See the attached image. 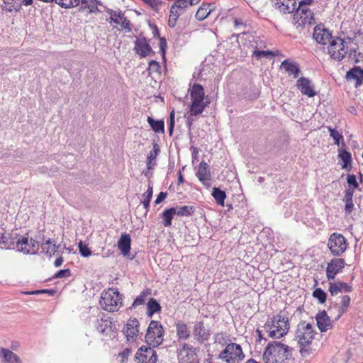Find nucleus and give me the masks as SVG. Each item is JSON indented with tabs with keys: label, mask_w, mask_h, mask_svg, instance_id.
Instances as JSON below:
<instances>
[{
	"label": "nucleus",
	"mask_w": 363,
	"mask_h": 363,
	"mask_svg": "<svg viewBox=\"0 0 363 363\" xmlns=\"http://www.w3.org/2000/svg\"><path fill=\"white\" fill-rule=\"evenodd\" d=\"M315 334L313 324L306 321H301L297 325L295 340L299 345L300 354L302 357L306 358L315 351L313 344Z\"/></svg>",
	"instance_id": "nucleus-1"
},
{
	"label": "nucleus",
	"mask_w": 363,
	"mask_h": 363,
	"mask_svg": "<svg viewBox=\"0 0 363 363\" xmlns=\"http://www.w3.org/2000/svg\"><path fill=\"white\" fill-rule=\"evenodd\" d=\"M293 348L278 341L268 344L263 354L265 363H287L292 356Z\"/></svg>",
	"instance_id": "nucleus-2"
},
{
	"label": "nucleus",
	"mask_w": 363,
	"mask_h": 363,
	"mask_svg": "<svg viewBox=\"0 0 363 363\" xmlns=\"http://www.w3.org/2000/svg\"><path fill=\"white\" fill-rule=\"evenodd\" d=\"M264 330L271 338H281L289 330V319L280 314L269 318L264 325Z\"/></svg>",
	"instance_id": "nucleus-3"
},
{
	"label": "nucleus",
	"mask_w": 363,
	"mask_h": 363,
	"mask_svg": "<svg viewBox=\"0 0 363 363\" xmlns=\"http://www.w3.org/2000/svg\"><path fill=\"white\" fill-rule=\"evenodd\" d=\"M189 91L191 100L189 113L191 116H196L201 114L207 106L204 102L205 91L203 87L196 83L193 84Z\"/></svg>",
	"instance_id": "nucleus-4"
},
{
	"label": "nucleus",
	"mask_w": 363,
	"mask_h": 363,
	"mask_svg": "<svg viewBox=\"0 0 363 363\" xmlns=\"http://www.w3.org/2000/svg\"><path fill=\"white\" fill-rule=\"evenodd\" d=\"M99 303L106 311H118L122 306L121 295L116 288H110L101 294Z\"/></svg>",
	"instance_id": "nucleus-5"
},
{
	"label": "nucleus",
	"mask_w": 363,
	"mask_h": 363,
	"mask_svg": "<svg viewBox=\"0 0 363 363\" xmlns=\"http://www.w3.org/2000/svg\"><path fill=\"white\" fill-rule=\"evenodd\" d=\"M164 330L162 325L156 320H151L145 335L147 344L152 347L160 345L164 340Z\"/></svg>",
	"instance_id": "nucleus-6"
},
{
	"label": "nucleus",
	"mask_w": 363,
	"mask_h": 363,
	"mask_svg": "<svg viewBox=\"0 0 363 363\" xmlns=\"http://www.w3.org/2000/svg\"><path fill=\"white\" fill-rule=\"evenodd\" d=\"M244 357L241 346L236 343L227 345L219 354V358L227 363H239Z\"/></svg>",
	"instance_id": "nucleus-7"
},
{
	"label": "nucleus",
	"mask_w": 363,
	"mask_h": 363,
	"mask_svg": "<svg viewBox=\"0 0 363 363\" xmlns=\"http://www.w3.org/2000/svg\"><path fill=\"white\" fill-rule=\"evenodd\" d=\"M328 53L333 60L340 61L348 52L347 41L340 37H335L329 43Z\"/></svg>",
	"instance_id": "nucleus-8"
},
{
	"label": "nucleus",
	"mask_w": 363,
	"mask_h": 363,
	"mask_svg": "<svg viewBox=\"0 0 363 363\" xmlns=\"http://www.w3.org/2000/svg\"><path fill=\"white\" fill-rule=\"evenodd\" d=\"M15 250L26 255H35L39 250V243L33 238L20 236L15 242Z\"/></svg>",
	"instance_id": "nucleus-9"
},
{
	"label": "nucleus",
	"mask_w": 363,
	"mask_h": 363,
	"mask_svg": "<svg viewBox=\"0 0 363 363\" xmlns=\"http://www.w3.org/2000/svg\"><path fill=\"white\" fill-rule=\"evenodd\" d=\"M328 247L333 255L340 256L346 250L347 243L342 234L334 233L328 239Z\"/></svg>",
	"instance_id": "nucleus-10"
},
{
	"label": "nucleus",
	"mask_w": 363,
	"mask_h": 363,
	"mask_svg": "<svg viewBox=\"0 0 363 363\" xmlns=\"http://www.w3.org/2000/svg\"><path fill=\"white\" fill-rule=\"evenodd\" d=\"M179 363H199L196 349L191 345L182 343L177 349Z\"/></svg>",
	"instance_id": "nucleus-11"
},
{
	"label": "nucleus",
	"mask_w": 363,
	"mask_h": 363,
	"mask_svg": "<svg viewBox=\"0 0 363 363\" xmlns=\"http://www.w3.org/2000/svg\"><path fill=\"white\" fill-rule=\"evenodd\" d=\"M294 26L296 28L315 23L313 13L308 8H298L294 15Z\"/></svg>",
	"instance_id": "nucleus-12"
},
{
	"label": "nucleus",
	"mask_w": 363,
	"mask_h": 363,
	"mask_svg": "<svg viewBox=\"0 0 363 363\" xmlns=\"http://www.w3.org/2000/svg\"><path fill=\"white\" fill-rule=\"evenodd\" d=\"M135 358L140 363H156L157 354L152 346H143L138 350Z\"/></svg>",
	"instance_id": "nucleus-13"
},
{
	"label": "nucleus",
	"mask_w": 363,
	"mask_h": 363,
	"mask_svg": "<svg viewBox=\"0 0 363 363\" xmlns=\"http://www.w3.org/2000/svg\"><path fill=\"white\" fill-rule=\"evenodd\" d=\"M106 12L110 15L109 19L107 20L110 23H114L116 25H120L126 32L131 31L130 21L127 19L121 11L116 12L113 9H107Z\"/></svg>",
	"instance_id": "nucleus-14"
},
{
	"label": "nucleus",
	"mask_w": 363,
	"mask_h": 363,
	"mask_svg": "<svg viewBox=\"0 0 363 363\" xmlns=\"http://www.w3.org/2000/svg\"><path fill=\"white\" fill-rule=\"evenodd\" d=\"M313 38L316 43L321 45H326L328 43H330L333 38L330 30L325 28L323 24H318L315 26Z\"/></svg>",
	"instance_id": "nucleus-15"
},
{
	"label": "nucleus",
	"mask_w": 363,
	"mask_h": 363,
	"mask_svg": "<svg viewBox=\"0 0 363 363\" xmlns=\"http://www.w3.org/2000/svg\"><path fill=\"white\" fill-rule=\"evenodd\" d=\"M296 86L303 95L307 96L309 98L314 97L317 95L314 84L308 78L304 77H300L296 81Z\"/></svg>",
	"instance_id": "nucleus-16"
},
{
	"label": "nucleus",
	"mask_w": 363,
	"mask_h": 363,
	"mask_svg": "<svg viewBox=\"0 0 363 363\" xmlns=\"http://www.w3.org/2000/svg\"><path fill=\"white\" fill-rule=\"evenodd\" d=\"M345 260L342 258H335L328 264L326 275L328 280H333L335 276L344 268Z\"/></svg>",
	"instance_id": "nucleus-17"
},
{
	"label": "nucleus",
	"mask_w": 363,
	"mask_h": 363,
	"mask_svg": "<svg viewBox=\"0 0 363 363\" xmlns=\"http://www.w3.org/2000/svg\"><path fill=\"white\" fill-rule=\"evenodd\" d=\"M199 181L204 185L209 186L210 181L211 180V174L208 164L202 161L199 165L197 172L196 174Z\"/></svg>",
	"instance_id": "nucleus-18"
},
{
	"label": "nucleus",
	"mask_w": 363,
	"mask_h": 363,
	"mask_svg": "<svg viewBox=\"0 0 363 363\" xmlns=\"http://www.w3.org/2000/svg\"><path fill=\"white\" fill-rule=\"evenodd\" d=\"M272 2L283 13H291L296 9L295 0H272Z\"/></svg>",
	"instance_id": "nucleus-19"
},
{
	"label": "nucleus",
	"mask_w": 363,
	"mask_h": 363,
	"mask_svg": "<svg viewBox=\"0 0 363 363\" xmlns=\"http://www.w3.org/2000/svg\"><path fill=\"white\" fill-rule=\"evenodd\" d=\"M317 325L320 332H326L333 327L332 321L325 311L315 315Z\"/></svg>",
	"instance_id": "nucleus-20"
},
{
	"label": "nucleus",
	"mask_w": 363,
	"mask_h": 363,
	"mask_svg": "<svg viewBox=\"0 0 363 363\" xmlns=\"http://www.w3.org/2000/svg\"><path fill=\"white\" fill-rule=\"evenodd\" d=\"M193 333L196 339L201 343L208 340L210 337V332L205 328L202 321L194 324Z\"/></svg>",
	"instance_id": "nucleus-21"
},
{
	"label": "nucleus",
	"mask_w": 363,
	"mask_h": 363,
	"mask_svg": "<svg viewBox=\"0 0 363 363\" xmlns=\"http://www.w3.org/2000/svg\"><path fill=\"white\" fill-rule=\"evenodd\" d=\"M346 79L349 82H354L355 87L359 86L363 82V69L359 67H354L347 72Z\"/></svg>",
	"instance_id": "nucleus-22"
},
{
	"label": "nucleus",
	"mask_w": 363,
	"mask_h": 363,
	"mask_svg": "<svg viewBox=\"0 0 363 363\" xmlns=\"http://www.w3.org/2000/svg\"><path fill=\"white\" fill-rule=\"evenodd\" d=\"M139 323L137 319L134 318L130 320L123 329V333L125 335L128 340H135L139 333L138 330Z\"/></svg>",
	"instance_id": "nucleus-23"
},
{
	"label": "nucleus",
	"mask_w": 363,
	"mask_h": 363,
	"mask_svg": "<svg viewBox=\"0 0 363 363\" xmlns=\"http://www.w3.org/2000/svg\"><path fill=\"white\" fill-rule=\"evenodd\" d=\"M136 53L142 57L148 56L152 52V48L145 38H138L135 43Z\"/></svg>",
	"instance_id": "nucleus-24"
},
{
	"label": "nucleus",
	"mask_w": 363,
	"mask_h": 363,
	"mask_svg": "<svg viewBox=\"0 0 363 363\" xmlns=\"http://www.w3.org/2000/svg\"><path fill=\"white\" fill-rule=\"evenodd\" d=\"M215 9L213 4L202 3L195 14L196 20L201 21L206 19Z\"/></svg>",
	"instance_id": "nucleus-25"
},
{
	"label": "nucleus",
	"mask_w": 363,
	"mask_h": 363,
	"mask_svg": "<svg viewBox=\"0 0 363 363\" xmlns=\"http://www.w3.org/2000/svg\"><path fill=\"white\" fill-rule=\"evenodd\" d=\"M0 358L3 363H22L20 357L9 349L0 348Z\"/></svg>",
	"instance_id": "nucleus-26"
},
{
	"label": "nucleus",
	"mask_w": 363,
	"mask_h": 363,
	"mask_svg": "<svg viewBox=\"0 0 363 363\" xmlns=\"http://www.w3.org/2000/svg\"><path fill=\"white\" fill-rule=\"evenodd\" d=\"M130 235L127 233L122 234L118 242V247L123 256H128L129 255L130 251Z\"/></svg>",
	"instance_id": "nucleus-27"
},
{
	"label": "nucleus",
	"mask_w": 363,
	"mask_h": 363,
	"mask_svg": "<svg viewBox=\"0 0 363 363\" xmlns=\"http://www.w3.org/2000/svg\"><path fill=\"white\" fill-rule=\"evenodd\" d=\"M284 68L289 76L292 75L294 78L298 77L301 70L296 62H291L289 60H284L280 66Z\"/></svg>",
	"instance_id": "nucleus-28"
},
{
	"label": "nucleus",
	"mask_w": 363,
	"mask_h": 363,
	"mask_svg": "<svg viewBox=\"0 0 363 363\" xmlns=\"http://www.w3.org/2000/svg\"><path fill=\"white\" fill-rule=\"evenodd\" d=\"M352 291V286L344 282H330L329 291L332 296L337 295L341 291L350 292Z\"/></svg>",
	"instance_id": "nucleus-29"
},
{
	"label": "nucleus",
	"mask_w": 363,
	"mask_h": 363,
	"mask_svg": "<svg viewBox=\"0 0 363 363\" xmlns=\"http://www.w3.org/2000/svg\"><path fill=\"white\" fill-rule=\"evenodd\" d=\"M160 152V145L157 143H154L152 145V150L149 152L147 157L146 164L148 169H152V167L156 164L155 160Z\"/></svg>",
	"instance_id": "nucleus-30"
},
{
	"label": "nucleus",
	"mask_w": 363,
	"mask_h": 363,
	"mask_svg": "<svg viewBox=\"0 0 363 363\" xmlns=\"http://www.w3.org/2000/svg\"><path fill=\"white\" fill-rule=\"evenodd\" d=\"M176 332L179 340H186L190 337V330L183 322H178L176 324Z\"/></svg>",
	"instance_id": "nucleus-31"
},
{
	"label": "nucleus",
	"mask_w": 363,
	"mask_h": 363,
	"mask_svg": "<svg viewBox=\"0 0 363 363\" xmlns=\"http://www.w3.org/2000/svg\"><path fill=\"white\" fill-rule=\"evenodd\" d=\"M60 245H57L54 240L51 239L47 240L45 242L41 245L42 250L51 257L56 252H57Z\"/></svg>",
	"instance_id": "nucleus-32"
},
{
	"label": "nucleus",
	"mask_w": 363,
	"mask_h": 363,
	"mask_svg": "<svg viewBox=\"0 0 363 363\" xmlns=\"http://www.w3.org/2000/svg\"><path fill=\"white\" fill-rule=\"evenodd\" d=\"M81 9H89V12L96 13L99 12L98 5L101 4V1L99 0H80Z\"/></svg>",
	"instance_id": "nucleus-33"
},
{
	"label": "nucleus",
	"mask_w": 363,
	"mask_h": 363,
	"mask_svg": "<svg viewBox=\"0 0 363 363\" xmlns=\"http://www.w3.org/2000/svg\"><path fill=\"white\" fill-rule=\"evenodd\" d=\"M147 121L150 125L152 130L155 133H164V123L162 120H155L152 117L148 116Z\"/></svg>",
	"instance_id": "nucleus-34"
},
{
	"label": "nucleus",
	"mask_w": 363,
	"mask_h": 363,
	"mask_svg": "<svg viewBox=\"0 0 363 363\" xmlns=\"http://www.w3.org/2000/svg\"><path fill=\"white\" fill-rule=\"evenodd\" d=\"M183 13L181 12L179 9L171 6L170 11H169V19H168V26L171 28L175 27L177 24V21L179 18V17Z\"/></svg>",
	"instance_id": "nucleus-35"
},
{
	"label": "nucleus",
	"mask_w": 363,
	"mask_h": 363,
	"mask_svg": "<svg viewBox=\"0 0 363 363\" xmlns=\"http://www.w3.org/2000/svg\"><path fill=\"white\" fill-rule=\"evenodd\" d=\"M15 242L5 233L0 234V247L1 248L15 250Z\"/></svg>",
	"instance_id": "nucleus-36"
},
{
	"label": "nucleus",
	"mask_w": 363,
	"mask_h": 363,
	"mask_svg": "<svg viewBox=\"0 0 363 363\" xmlns=\"http://www.w3.org/2000/svg\"><path fill=\"white\" fill-rule=\"evenodd\" d=\"M175 215V208H169L164 211L162 215L163 225L164 227H169L172 225L173 216Z\"/></svg>",
	"instance_id": "nucleus-37"
},
{
	"label": "nucleus",
	"mask_w": 363,
	"mask_h": 363,
	"mask_svg": "<svg viewBox=\"0 0 363 363\" xmlns=\"http://www.w3.org/2000/svg\"><path fill=\"white\" fill-rule=\"evenodd\" d=\"M153 194V187L150 182H149L148 184V188L147 191L143 194V201H142V203L143 204L144 208H145L146 211H148L150 203L152 199Z\"/></svg>",
	"instance_id": "nucleus-38"
},
{
	"label": "nucleus",
	"mask_w": 363,
	"mask_h": 363,
	"mask_svg": "<svg viewBox=\"0 0 363 363\" xmlns=\"http://www.w3.org/2000/svg\"><path fill=\"white\" fill-rule=\"evenodd\" d=\"M212 196L218 205L221 206H224V201L226 198V194L224 191L220 190L219 188L214 187L213 189Z\"/></svg>",
	"instance_id": "nucleus-39"
},
{
	"label": "nucleus",
	"mask_w": 363,
	"mask_h": 363,
	"mask_svg": "<svg viewBox=\"0 0 363 363\" xmlns=\"http://www.w3.org/2000/svg\"><path fill=\"white\" fill-rule=\"evenodd\" d=\"M161 311L160 303L154 298H151L147 302V315L152 317V315Z\"/></svg>",
	"instance_id": "nucleus-40"
},
{
	"label": "nucleus",
	"mask_w": 363,
	"mask_h": 363,
	"mask_svg": "<svg viewBox=\"0 0 363 363\" xmlns=\"http://www.w3.org/2000/svg\"><path fill=\"white\" fill-rule=\"evenodd\" d=\"M194 212L192 206H184L175 208V215L179 216H191Z\"/></svg>",
	"instance_id": "nucleus-41"
},
{
	"label": "nucleus",
	"mask_w": 363,
	"mask_h": 363,
	"mask_svg": "<svg viewBox=\"0 0 363 363\" xmlns=\"http://www.w3.org/2000/svg\"><path fill=\"white\" fill-rule=\"evenodd\" d=\"M328 129L330 133V136L333 138L335 145H339L340 144V141H342V147L345 146V142L343 141V137L338 130L330 126L328 127Z\"/></svg>",
	"instance_id": "nucleus-42"
},
{
	"label": "nucleus",
	"mask_w": 363,
	"mask_h": 363,
	"mask_svg": "<svg viewBox=\"0 0 363 363\" xmlns=\"http://www.w3.org/2000/svg\"><path fill=\"white\" fill-rule=\"evenodd\" d=\"M55 3L62 8L70 9L79 6L80 0H56Z\"/></svg>",
	"instance_id": "nucleus-43"
},
{
	"label": "nucleus",
	"mask_w": 363,
	"mask_h": 363,
	"mask_svg": "<svg viewBox=\"0 0 363 363\" xmlns=\"http://www.w3.org/2000/svg\"><path fill=\"white\" fill-rule=\"evenodd\" d=\"M313 296L317 298L320 303H324L326 301L327 294L323 289L318 288L313 291Z\"/></svg>",
	"instance_id": "nucleus-44"
},
{
	"label": "nucleus",
	"mask_w": 363,
	"mask_h": 363,
	"mask_svg": "<svg viewBox=\"0 0 363 363\" xmlns=\"http://www.w3.org/2000/svg\"><path fill=\"white\" fill-rule=\"evenodd\" d=\"M150 294V292L147 291H143L139 296L136 297L135 301L133 303L132 306L136 307L138 306L142 305L145 303V301L148 295Z\"/></svg>",
	"instance_id": "nucleus-45"
},
{
	"label": "nucleus",
	"mask_w": 363,
	"mask_h": 363,
	"mask_svg": "<svg viewBox=\"0 0 363 363\" xmlns=\"http://www.w3.org/2000/svg\"><path fill=\"white\" fill-rule=\"evenodd\" d=\"M274 54L270 50H255L252 57L257 60H260L262 57H274Z\"/></svg>",
	"instance_id": "nucleus-46"
},
{
	"label": "nucleus",
	"mask_w": 363,
	"mask_h": 363,
	"mask_svg": "<svg viewBox=\"0 0 363 363\" xmlns=\"http://www.w3.org/2000/svg\"><path fill=\"white\" fill-rule=\"evenodd\" d=\"M78 247L79 253L82 257H88L91 255V250L86 245H84L82 240L79 242Z\"/></svg>",
	"instance_id": "nucleus-47"
},
{
	"label": "nucleus",
	"mask_w": 363,
	"mask_h": 363,
	"mask_svg": "<svg viewBox=\"0 0 363 363\" xmlns=\"http://www.w3.org/2000/svg\"><path fill=\"white\" fill-rule=\"evenodd\" d=\"M160 68H161V67H160L159 62H157L155 60H151L149 62V67L147 69L148 74L150 75H152L153 74H157L160 72Z\"/></svg>",
	"instance_id": "nucleus-48"
},
{
	"label": "nucleus",
	"mask_w": 363,
	"mask_h": 363,
	"mask_svg": "<svg viewBox=\"0 0 363 363\" xmlns=\"http://www.w3.org/2000/svg\"><path fill=\"white\" fill-rule=\"evenodd\" d=\"M189 0H174L172 6L179 9L181 12L184 13V11L189 6Z\"/></svg>",
	"instance_id": "nucleus-49"
},
{
	"label": "nucleus",
	"mask_w": 363,
	"mask_h": 363,
	"mask_svg": "<svg viewBox=\"0 0 363 363\" xmlns=\"http://www.w3.org/2000/svg\"><path fill=\"white\" fill-rule=\"evenodd\" d=\"M339 157L344 162V167H346L348 164L351 162V154L345 150H340L339 151Z\"/></svg>",
	"instance_id": "nucleus-50"
},
{
	"label": "nucleus",
	"mask_w": 363,
	"mask_h": 363,
	"mask_svg": "<svg viewBox=\"0 0 363 363\" xmlns=\"http://www.w3.org/2000/svg\"><path fill=\"white\" fill-rule=\"evenodd\" d=\"M4 3L9 6V7L6 8L9 12H11L13 10L18 11L21 8L20 4L17 3V0H4Z\"/></svg>",
	"instance_id": "nucleus-51"
},
{
	"label": "nucleus",
	"mask_w": 363,
	"mask_h": 363,
	"mask_svg": "<svg viewBox=\"0 0 363 363\" xmlns=\"http://www.w3.org/2000/svg\"><path fill=\"white\" fill-rule=\"evenodd\" d=\"M143 1L155 11H157L160 6L163 4V1L161 0H143Z\"/></svg>",
	"instance_id": "nucleus-52"
},
{
	"label": "nucleus",
	"mask_w": 363,
	"mask_h": 363,
	"mask_svg": "<svg viewBox=\"0 0 363 363\" xmlns=\"http://www.w3.org/2000/svg\"><path fill=\"white\" fill-rule=\"evenodd\" d=\"M71 275L70 270L69 269H61L58 271L53 277V278L61 279L69 277Z\"/></svg>",
	"instance_id": "nucleus-53"
},
{
	"label": "nucleus",
	"mask_w": 363,
	"mask_h": 363,
	"mask_svg": "<svg viewBox=\"0 0 363 363\" xmlns=\"http://www.w3.org/2000/svg\"><path fill=\"white\" fill-rule=\"evenodd\" d=\"M347 182L350 186H352L354 189L358 187V183L357 182V178L354 174H349L347 177Z\"/></svg>",
	"instance_id": "nucleus-54"
},
{
	"label": "nucleus",
	"mask_w": 363,
	"mask_h": 363,
	"mask_svg": "<svg viewBox=\"0 0 363 363\" xmlns=\"http://www.w3.org/2000/svg\"><path fill=\"white\" fill-rule=\"evenodd\" d=\"M225 335L223 333H218L215 335V342L224 345L225 343Z\"/></svg>",
	"instance_id": "nucleus-55"
},
{
	"label": "nucleus",
	"mask_w": 363,
	"mask_h": 363,
	"mask_svg": "<svg viewBox=\"0 0 363 363\" xmlns=\"http://www.w3.org/2000/svg\"><path fill=\"white\" fill-rule=\"evenodd\" d=\"M47 293L51 296L54 295L55 291L52 289H43V290H36L33 291L26 292L27 294H40Z\"/></svg>",
	"instance_id": "nucleus-56"
},
{
	"label": "nucleus",
	"mask_w": 363,
	"mask_h": 363,
	"mask_svg": "<svg viewBox=\"0 0 363 363\" xmlns=\"http://www.w3.org/2000/svg\"><path fill=\"white\" fill-rule=\"evenodd\" d=\"M353 194H354V188H350V189L345 190L343 201H352V197H353Z\"/></svg>",
	"instance_id": "nucleus-57"
},
{
	"label": "nucleus",
	"mask_w": 363,
	"mask_h": 363,
	"mask_svg": "<svg viewBox=\"0 0 363 363\" xmlns=\"http://www.w3.org/2000/svg\"><path fill=\"white\" fill-rule=\"evenodd\" d=\"M345 211L346 214H350L352 210L354 209V203L352 200V201H345Z\"/></svg>",
	"instance_id": "nucleus-58"
},
{
	"label": "nucleus",
	"mask_w": 363,
	"mask_h": 363,
	"mask_svg": "<svg viewBox=\"0 0 363 363\" xmlns=\"http://www.w3.org/2000/svg\"><path fill=\"white\" fill-rule=\"evenodd\" d=\"M160 50H161V52L162 53V56L164 57L165 48L167 47V42H166V40L164 38H160Z\"/></svg>",
	"instance_id": "nucleus-59"
},
{
	"label": "nucleus",
	"mask_w": 363,
	"mask_h": 363,
	"mask_svg": "<svg viewBox=\"0 0 363 363\" xmlns=\"http://www.w3.org/2000/svg\"><path fill=\"white\" fill-rule=\"evenodd\" d=\"M130 353V350L126 348V349H124L123 350V352H121L119 354V357L121 358V360L123 362L125 359H127Z\"/></svg>",
	"instance_id": "nucleus-60"
},
{
	"label": "nucleus",
	"mask_w": 363,
	"mask_h": 363,
	"mask_svg": "<svg viewBox=\"0 0 363 363\" xmlns=\"http://www.w3.org/2000/svg\"><path fill=\"white\" fill-rule=\"evenodd\" d=\"M166 197H167V193H165V192H160L158 194V196H157V199H156V200L155 201V203L156 204L160 203L162 201H164Z\"/></svg>",
	"instance_id": "nucleus-61"
},
{
	"label": "nucleus",
	"mask_w": 363,
	"mask_h": 363,
	"mask_svg": "<svg viewBox=\"0 0 363 363\" xmlns=\"http://www.w3.org/2000/svg\"><path fill=\"white\" fill-rule=\"evenodd\" d=\"M350 303V298L348 296H344L342 298L341 305L342 306L347 308Z\"/></svg>",
	"instance_id": "nucleus-62"
},
{
	"label": "nucleus",
	"mask_w": 363,
	"mask_h": 363,
	"mask_svg": "<svg viewBox=\"0 0 363 363\" xmlns=\"http://www.w3.org/2000/svg\"><path fill=\"white\" fill-rule=\"evenodd\" d=\"M190 150H191V153H192V159L197 160L198 156H199V149L196 147L191 146L190 147Z\"/></svg>",
	"instance_id": "nucleus-63"
},
{
	"label": "nucleus",
	"mask_w": 363,
	"mask_h": 363,
	"mask_svg": "<svg viewBox=\"0 0 363 363\" xmlns=\"http://www.w3.org/2000/svg\"><path fill=\"white\" fill-rule=\"evenodd\" d=\"M63 257L62 256H60L54 262V265L55 267H60L63 263Z\"/></svg>",
	"instance_id": "nucleus-64"
}]
</instances>
